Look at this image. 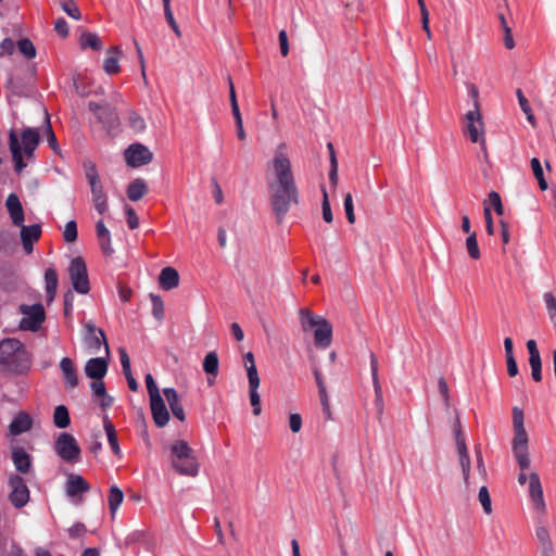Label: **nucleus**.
<instances>
[{"instance_id":"obj_20","label":"nucleus","mask_w":556,"mask_h":556,"mask_svg":"<svg viewBox=\"0 0 556 556\" xmlns=\"http://www.w3.org/2000/svg\"><path fill=\"white\" fill-rule=\"evenodd\" d=\"M314 340L318 348L326 349L331 344L332 326L327 319H324L318 327L314 329Z\"/></svg>"},{"instance_id":"obj_15","label":"nucleus","mask_w":556,"mask_h":556,"mask_svg":"<svg viewBox=\"0 0 556 556\" xmlns=\"http://www.w3.org/2000/svg\"><path fill=\"white\" fill-rule=\"evenodd\" d=\"M153 420L157 427H164L169 421V413L161 394L150 397Z\"/></svg>"},{"instance_id":"obj_11","label":"nucleus","mask_w":556,"mask_h":556,"mask_svg":"<svg viewBox=\"0 0 556 556\" xmlns=\"http://www.w3.org/2000/svg\"><path fill=\"white\" fill-rule=\"evenodd\" d=\"M21 312L23 318L20 321V328L26 331H37L45 321L46 314L41 304L22 305Z\"/></svg>"},{"instance_id":"obj_39","label":"nucleus","mask_w":556,"mask_h":556,"mask_svg":"<svg viewBox=\"0 0 556 556\" xmlns=\"http://www.w3.org/2000/svg\"><path fill=\"white\" fill-rule=\"evenodd\" d=\"M80 46L83 49L91 48L92 50H100L102 48L99 36L93 33H84L80 37Z\"/></svg>"},{"instance_id":"obj_26","label":"nucleus","mask_w":556,"mask_h":556,"mask_svg":"<svg viewBox=\"0 0 556 556\" xmlns=\"http://www.w3.org/2000/svg\"><path fill=\"white\" fill-rule=\"evenodd\" d=\"M12 460L17 471L28 473L31 469V458L25 450L18 447L12 452Z\"/></svg>"},{"instance_id":"obj_45","label":"nucleus","mask_w":556,"mask_h":556,"mask_svg":"<svg viewBox=\"0 0 556 556\" xmlns=\"http://www.w3.org/2000/svg\"><path fill=\"white\" fill-rule=\"evenodd\" d=\"M152 302V315L157 320H163L164 318V304L160 295L151 294Z\"/></svg>"},{"instance_id":"obj_4","label":"nucleus","mask_w":556,"mask_h":556,"mask_svg":"<svg viewBox=\"0 0 556 556\" xmlns=\"http://www.w3.org/2000/svg\"><path fill=\"white\" fill-rule=\"evenodd\" d=\"M170 463L173 468L182 476L195 477L199 472V463L193 450L184 440L172 443Z\"/></svg>"},{"instance_id":"obj_18","label":"nucleus","mask_w":556,"mask_h":556,"mask_svg":"<svg viewBox=\"0 0 556 556\" xmlns=\"http://www.w3.org/2000/svg\"><path fill=\"white\" fill-rule=\"evenodd\" d=\"M21 227V239L26 253H31L34 249V242L38 241L41 235L40 225L20 226Z\"/></svg>"},{"instance_id":"obj_2","label":"nucleus","mask_w":556,"mask_h":556,"mask_svg":"<svg viewBox=\"0 0 556 556\" xmlns=\"http://www.w3.org/2000/svg\"><path fill=\"white\" fill-rule=\"evenodd\" d=\"M0 364L12 372L23 374L29 369L30 355L20 340L5 339L0 342Z\"/></svg>"},{"instance_id":"obj_56","label":"nucleus","mask_w":556,"mask_h":556,"mask_svg":"<svg viewBox=\"0 0 556 556\" xmlns=\"http://www.w3.org/2000/svg\"><path fill=\"white\" fill-rule=\"evenodd\" d=\"M488 198L489 203L494 207L496 214L503 215L504 208L500 194L496 191H491Z\"/></svg>"},{"instance_id":"obj_3","label":"nucleus","mask_w":556,"mask_h":556,"mask_svg":"<svg viewBox=\"0 0 556 556\" xmlns=\"http://www.w3.org/2000/svg\"><path fill=\"white\" fill-rule=\"evenodd\" d=\"M267 166L273 175V180L269 181L268 185L296 186L290 160V151L286 142H281L276 147L274 155Z\"/></svg>"},{"instance_id":"obj_51","label":"nucleus","mask_w":556,"mask_h":556,"mask_svg":"<svg viewBox=\"0 0 556 556\" xmlns=\"http://www.w3.org/2000/svg\"><path fill=\"white\" fill-rule=\"evenodd\" d=\"M374 390H375V406L377 409V413L381 415L383 413L384 404H383V397H382V388L380 384V381L372 382Z\"/></svg>"},{"instance_id":"obj_42","label":"nucleus","mask_w":556,"mask_h":556,"mask_svg":"<svg viewBox=\"0 0 556 556\" xmlns=\"http://www.w3.org/2000/svg\"><path fill=\"white\" fill-rule=\"evenodd\" d=\"M260 386H249L250 403L253 407V414L258 416L262 413L261 396L258 393Z\"/></svg>"},{"instance_id":"obj_49","label":"nucleus","mask_w":556,"mask_h":556,"mask_svg":"<svg viewBox=\"0 0 556 556\" xmlns=\"http://www.w3.org/2000/svg\"><path fill=\"white\" fill-rule=\"evenodd\" d=\"M63 238L66 242H74L77 239V225L74 220L66 223L63 230Z\"/></svg>"},{"instance_id":"obj_57","label":"nucleus","mask_w":556,"mask_h":556,"mask_svg":"<svg viewBox=\"0 0 556 556\" xmlns=\"http://www.w3.org/2000/svg\"><path fill=\"white\" fill-rule=\"evenodd\" d=\"M514 455L521 471H525L530 467V457L528 451L515 452Z\"/></svg>"},{"instance_id":"obj_50","label":"nucleus","mask_w":556,"mask_h":556,"mask_svg":"<svg viewBox=\"0 0 556 556\" xmlns=\"http://www.w3.org/2000/svg\"><path fill=\"white\" fill-rule=\"evenodd\" d=\"M321 208H323V218H324V220L326 223H328V224L332 223L333 215H332V212H331L330 202H329V199H328V193H327V191L325 189H323Z\"/></svg>"},{"instance_id":"obj_48","label":"nucleus","mask_w":556,"mask_h":556,"mask_svg":"<svg viewBox=\"0 0 556 556\" xmlns=\"http://www.w3.org/2000/svg\"><path fill=\"white\" fill-rule=\"evenodd\" d=\"M17 47L21 53H23L26 58L33 59L36 55V49L33 42L29 39H21L17 42Z\"/></svg>"},{"instance_id":"obj_1","label":"nucleus","mask_w":556,"mask_h":556,"mask_svg":"<svg viewBox=\"0 0 556 556\" xmlns=\"http://www.w3.org/2000/svg\"><path fill=\"white\" fill-rule=\"evenodd\" d=\"M21 141L22 144L16 132L11 130L9 134V146L14 162V169L17 173H21L26 167L23 155L27 159L33 157L39 143V132L35 128H26L21 135Z\"/></svg>"},{"instance_id":"obj_47","label":"nucleus","mask_w":556,"mask_h":556,"mask_svg":"<svg viewBox=\"0 0 556 556\" xmlns=\"http://www.w3.org/2000/svg\"><path fill=\"white\" fill-rule=\"evenodd\" d=\"M479 501L483 507V510L485 514H491L492 513V503H491V496H490V493H489V490L486 486H481L480 490H479Z\"/></svg>"},{"instance_id":"obj_36","label":"nucleus","mask_w":556,"mask_h":556,"mask_svg":"<svg viewBox=\"0 0 556 556\" xmlns=\"http://www.w3.org/2000/svg\"><path fill=\"white\" fill-rule=\"evenodd\" d=\"M218 366L219 361L217 354L215 352L207 353L203 361V370L207 375L216 377L218 374Z\"/></svg>"},{"instance_id":"obj_35","label":"nucleus","mask_w":556,"mask_h":556,"mask_svg":"<svg viewBox=\"0 0 556 556\" xmlns=\"http://www.w3.org/2000/svg\"><path fill=\"white\" fill-rule=\"evenodd\" d=\"M46 290L49 300H53L58 288V274L53 268H48L45 273Z\"/></svg>"},{"instance_id":"obj_13","label":"nucleus","mask_w":556,"mask_h":556,"mask_svg":"<svg viewBox=\"0 0 556 556\" xmlns=\"http://www.w3.org/2000/svg\"><path fill=\"white\" fill-rule=\"evenodd\" d=\"M9 484L11 488L10 501L16 507L21 508L25 506L29 501V490L24 479L17 475H12L9 478Z\"/></svg>"},{"instance_id":"obj_63","label":"nucleus","mask_w":556,"mask_h":556,"mask_svg":"<svg viewBox=\"0 0 556 556\" xmlns=\"http://www.w3.org/2000/svg\"><path fill=\"white\" fill-rule=\"evenodd\" d=\"M86 527L81 522H76L75 525L67 529L68 535L73 539L83 536L86 533Z\"/></svg>"},{"instance_id":"obj_58","label":"nucleus","mask_w":556,"mask_h":556,"mask_svg":"<svg viewBox=\"0 0 556 556\" xmlns=\"http://www.w3.org/2000/svg\"><path fill=\"white\" fill-rule=\"evenodd\" d=\"M247 369L249 386H260L261 380L255 364H250Z\"/></svg>"},{"instance_id":"obj_59","label":"nucleus","mask_w":556,"mask_h":556,"mask_svg":"<svg viewBox=\"0 0 556 556\" xmlns=\"http://www.w3.org/2000/svg\"><path fill=\"white\" fill-rule=\"evenodd\" d=\"M513 425H514V430L525 429L523 412L517 406H515L513 408Z\"/></svg>"},{"instance_id":"obj_10","label":"nucleus","mask_w":556,"mask_h":556,"mask_svg":"<svg viewBox=\"0 0 556 556\" xmlns=\"http://www.w3.org/2000/svg\"><path fill=\"white\" fill-rule=\"evenodd\" d=\"M464 123L465 130L470 140L484 146V124L482 122L481 111L477 110V108L469 110L464 116Z\"/></svg>"},{"instance_id":"obj_60","label":"nucleus","mask_w":556,"mask_h":556,"mask_svg":"<svg viewBox=\"0 0 556 556\" xmlns=\"http://www.w3.org/2000/svg\"><path fill=\"white\" fill-rule=\"evenodd\" d=\"M289 427L293 433H299L302 429V417L298 413L290 414Z\"/></svg>"},{"instance_id":"obj_44","label":"nucleus","mask_w":556,"mask_h":556,"mask_svg":"<svg viewBox=\"0 0 556 556\" xmlns=\"http://www.w3.org/2000/svg\"><path fill=\"white\" fill-rule=\"evenodd\" d=\"M529 364L531 367V376L534 381L539 382L542 380V362L541 355L529 356Z\"/></svg>"},{"instance_id":"obj_24","label":"nucleus","mask_w":556,"mask_h":556,"mask_svg":"<svg viewBox=\"0 0 556 556\" xmlns=\"http://www.w3.org/2000/svg\"><path fill=\"white\" fill-rule=\"evenodd\" d=\"M163 394L170 407L173 415L180 421H185L186 415L184 407L179 401L177 391L174 388L163 389Z\"/></svg>"},{"instance_id":"obj_38","label":"nucleus","mask_w":556,"mask_h":556,"mask_svg":"<svg viewBox=\"0 0 556 556\" xmlns=\"http://www.w3.org/2000/svg\"><path fill=\"white\" fill-rule=\"evenodd\" d=\"M123 500H124L123 491L115 485L111 486L110 494H109V508H110V511L112 513V515H114L116 513V510L118 509Z\"/></svg>"},{"instance_id":"obj_55","label":"nucleus","mask_w":556,"mask_h":556,"mask_svg":"<svg viewBox=\"0 0 556 556\" xmlns=\"http://www.w3.org/2000/svg\"><path fill=\"white\" fill-rule=\"evenodd\" d=\"M63 11L75 20L80 18V11L73 0L64 1L61 3Z\"/></svg>"},{"instance_id":"obj_22","label":"nucleus","mask_w":556,"mask_h":556,"mask_svg":"<svg viewBox=\"0 0 556 556\" xmlns=\"http://www.w3.org/2000/svg\"><path fill=\"white\" fill-rule=\"evenodd\" d=\"M89 490L88 482L79 475H70L66 481V495L75 498Z\"/></svg>"},{"instance_id":"obj_41","label":"nucleus","mask_w":556,"mask_h":556,"mask_svg":"<svg viewBox=\"0 0 556 556\" xmlns=\"http://www.w3.org/2000/svg\"><path fill=\"white\" fill-rule=\"evenodd\" d=\"M466 249L472 260L480 258V249L477 241V233L472 231L466 239Z\"/></svg>"},{"instance_id":"obj_25","label":"nucleus","mask_w":556,"mask_h":556,"mask_svg":"<svg viewBox=\"0 0 556 556\" xmlns=\"http://www.w3.org/2000/svg\"><path fill=\"white\" fill-rule=\"evenodd\" d=\"M159 283L163 290H172L179 285V274L170 266L164 267L159 276Z\"/></svg>"},{"instance_id":"obj_9","label":"nucleus","mask_w":556,"mask_h":556,"mask_svg":"<svg viewBox=\"0 0 556 556\" xmlns=\"http://www.w3.org/2000/svg\"><path fill=\"white\" fill-rule=\"evenodd\" d=\"M68 275L74 290L80 294L89 292V279L84 260L79 256L73 258L68 266Z\"/></svg>"},{"instance_id":"obj_32","label":"nucleus","mask_w":556,"mask_h":556,"mask_svg":"<svg viewBox=\"0 0 556 556\" xmlns=\"http://www.w3.org/2000/svg\"><path fill=\"white\" fill-rule=\"evenodd\" d=\"M122 50L118 47H113L108 51V56L103 63V70L109 75H114L119 72L118 58Z\"/></svg>"},{"instance_id":"obj_29","label":"nucleus","mask_w":556,"mask_h":556,"mask_svg":"<svg viewBox=\"0 0 556 556\" xmlns=\"http://www.w3.org/2000/svg\"><path fill=\"white\" fill-rule=\"evenodd\" d=\"M299 317L301 327L305 332L315 329L325 319L319 315L313 314L308 308H301Z\"/></svg>"},{"instance_id":"obj_8","label":"nucleus","mask_w":556,"mask_h":556,"mask_svg":"<svg viewBox=\"0 0 556 556\" xmlns=\"http://www.w3.org/2000/svg\"><path fill=\"white\" fill-rule=\"evenodd\" d=\"M54 451L66 463H77L80 458V447L76 439L67 432L58 435L54 442Z\"/></svg>"},{"instance_id":"obj_46","label":"nucleus","mask_w":556,"mask_h":556,"mask_svg":"<svg viewBox=\"0 0 556 556\" xmlns=\"http://www.w3.org/2000/svg\"><path fill=\"white\" fill-rule=\"evenodd\" d=\"M516 94H517L518 102H519V105H520L521 110L527 115V119L531 124H534V116L532 114V111H531V108L529 105V102H528L527 98L523 96V93H522V91L520 89H518L516 91Z\"/></svg>"},{"instance_id":"obj_31","label":"nucleus","mask_w":556,"mask_h":556,"mask_svg":"<svg viewBox=\"0 0 556 556\" xmlns=\"http://www.w3.org/2000/svg\"><path fill=\"white\" fill-rule=\"evenodd\" d=\"M103 428L106 433L108 442L112 448V452L116 456L121 457L122 451L118 444L117 433L114 425L112 424L108 415L103 417Z\"/></svg>"},{"instance_id":"obj_30","label":"nucleus","mask_w":556,"mask_h":556,"mask_svg":"<svg viewBox=\"0 0 556 556\" xmlns=\"http://www.w3.org/2000/svg\"><path fill=\"white\" fill-rule=\"evenodd\" d=\"M92 395L99 400L102 408H108L112 405L113 399L106 394V389L102 379H94L90 386Z\"/></svg>"},{"instance_id":"obj_16","label":"nucleus","mask_w":556,"mask_h":556,"mask_svg":"<svg viewBox=\"0 0 556 556\" xmlns=\"http://www.w3.org/2000/svg\"><path fill=\"white\" fill-rule=\"evenodd\" d=\"M125 545L127 547L142 545L146 549H150L154 545L153 535L146 529L134 530L126 536Z\"/></svg>"},{"instance_id":"obj_6","label":"nucleus","mask_w":556,"mask_h":556,"mask_svg":"<svg viewBox=\"0 0 556 556\" xmlns=\"http://www.w3.org/2000/svg\"><path fill=\"white\" fill-rule=\"evenodd\" d=\"M85 175L90 186L92 203L99 214H104L108 210V198L98 175L97 166L93 162L84 163Z\"/></svg>"},{"instance_id":"obj_40","label":"nucleus","mask_w":556,"mask_h":556,"mask_svg":"<svg viewBox=\"0 0 556 556\" xmlns=\"http://www.w3.org/2000/svg\"><path fill=\"white\" fill-rule=\"evenodd\" d=\"M531 169L533 172V175L534 177L536 178L538 182H539V187L541 190H546L547 189V182L544 178V174H543V167H542V164L540 162L539 159L536 157H533L531 159Z\"/></svg>"},{"instance_id":"obj_52","label":"nucleus","mask_w":556,"mask_h":556,"mask_svg":"<svg viewBox=\"0 0 556 556\" xmlns=\"http://www.w3.org/2000/svg\"><path fill=\"white\" fill-rule=\"evenodd\" d=\"M129 125L136 132H142L146 129L144 119L135 112L129 114Z\"/></svg>"},{"instance_id":"obj_43","label":"nucleus","mask_w":556,"mask_h":556,"mask_svg":"<svg viewBox=\"0 0 556 556\" xmlns=\"http://www.w3.org/2000/svg\"><path fill=\"white\" fill-rule=\"evenodd\" d=\"M543 298L548 312V316L556 328V296L552 292H546L544 293Z\"/></svg>"},{"instance_id":"obj_33","label":"nucleus","mask_w":556,"mask_h":556,"mask_svg":"<svg viewBox=\"0 0 556 556\" xmlns=\"http://www.w3.org/2000/svg\"><path fill=\"white\" fill-rule=\"evenodd\" d=\"M148 192V186L146 181L141 178H137L132 180L127 188V197L130 201H139L142 199Z\"/></svg>"},{"instance_id":"obj_12","label":"nucleus","mask_w":556,"mask_h":556,"mask_svg":"<svg viewBox=\"0 0 556 556\" xmlns=\"http://www.w3.org/2000/svg\"><path fill=\"white\" fill-rule=\"evenodd\" d=\"M454 433H455V441H456V448L458 453L459 458V465L462 467L464 482L466 486H469V473L471 468L470 457L468 454L467 445L465 442V438L462 432V426L459 417H456L455 424H454Z\"/></svg>"},{"instance_id":"obj_28","label":"nucleus","mask_w":556,"mask_h":556,"mask_svg":"<svg viewBox=\"0 0 556 556\" xmlns=\"http://www.w3.org/2000/svg\"><path fill=\"white\" fill-rule=\"evenodd\" d=\"M33 421L28 414L21 412L12 420L10 425V432L13 435H18L28 431L31 428Z\"/></svg>"},{"instance_id":"obj_61","label":"nucleus","mask_w":556,"mask_h":556,"mask_svg":"<svg viewBox=\"0 0 556 556\" xmlns=\"http://www.w3.org/2000/svg\"><path fill=\"white\" fill-rule=\"evenodd\" d=\"M319 400H320L321 409H323V414H324L325 419L326 420H331L332 419V413H331V408H330L329 395L328 394L319 395Z\"/></svg>"},{"instance_id":"obj_53","label":"nucleus","mask_w":556,"mask_h":556,"mask_svg":"<svg viewBox=\"0 0 556 556\" xmlns=\"http://www.w3.org/2000/svg\"><path fill=\"white\" fill-rule=\"evenodd\" d=\"M344 211L346 214V219L350 224L355 223V214H354V205L353 198L351 193H346L344 197Z\"/></svg>"},{"instance_id":"obj_7","label":"nucleus","mask_w":556,"mask_h":556,"mask_svg":"<svg viewBox=\"0 0 556 556\" xmlns=\"http://www.w3.org/2000/svg\"><path fill=\"white\" fill-rule=\"evenodd\" d=\"M83 343L89 354L99 353L101 345H104L105 355L109 356L110 348L103 330L96 327L92 321L84 324Z\"/></svg>"},{"instance_id":"obj_21","label":"nucleus","mask_w":556,"mask_h":556,"mask_svg":"<svg viewBox=\"0 0 556 556\" xmlns=\"http://www.w3.org/2000/svg\"><path fill=\"white\" fill-rule=\"evenodd\" d=\"M108 371V363L103 357H93L87 361L85 374L91 379H102Z\"/></svg>"},{"instance_id":"obj_19","label":"nucleus","mask_w":556,"mask_h":556,"mask_svg":"<svg viewBox=\"0 0 556 556\" xmlns=\"http://www.w3.org/2000/svg\"><path fill=\"white\" fill-rule=\"evenodd\" d=\"M60 369L62 371L63 381L67 389H75L78 383L77 370L70 357H63L60 362Z\"/></svg>"},{"instance_id":"obj_14","label":"nucleus","mask_w":556,"mask_h":556,"mask_svg":"<svg viewBox=\"0 0 556 556\" xmlns=\"http://www.w3.org/2000/svg\"><path fill=\"white\" fill-rule=\"evenodd\" d=\"M152 159V152L141 143L130 144L125 151V160L131 167H140L149 164Z\"/></svg>"},{"instance_id":"obj_5","label":"nucleus","mask_w":556,"mask_h":556,"mask_svg":"<svg viewBox=\"0 0 556 556\" xmlns=\"http://www.w3.org/2000/svg\"><path fill=\"white\" fill-rule=\"evenodd\" d=\"M270 205L279 224L292 205L299 203V191L296 186L268 185Z\"/></svg>"},{"instance_id":"obj_34","label":"nucleus","mask_w":556,"mask_h":556,"mask_svg":"<svg viewBox=\"0 0 556 556\" xmlns=\"http://www.w3.org/2000/svg\"><path fill=\"white\" fill-rule=\"evenodd\" d=\"M53 424L56 428L64 429L70 426L71 418L66 406L59 405L54 408Z\"/></svg>"},{"instance_id":"obj_54","label":"nucleus","mask_w":556,"mask_h":556,"mask_svg":"<svg viewBox=\"0 0 556 556\" xmlns=\"http://www.w3.org/2000/svg\"><path fill=\"white\" fill-rule=\"evenodd\" d=\"M438 387H439V392L444 402V405H445L446 409H448L451 406V399H450L448 386L443 377L439 378Z\"/></svg>"},{"instance_id":"obj_27","label":"nucleus","mask_w":556,"mask_h":556,"mask_svg":"<svg viewBox=\"0 0 556 556\" xmlns=\"http://www.w3.org/2000/svg\"><path fill=\"white\" fill-rule=\"evenodd\" d=\"M535 536L539 541L541 556H548L554 554V545L552 543L547 529L543 526H539L535 529Z\"/></svg>"},{"instance_id":"obj_17","label":"nucleus","mask_w":556,"mask_h":556,"mask_svg":"<svg viewBox=\"0 0 556 556\" xmlns=\"http://www.w3.org/2000/svg\"><path fill=\"white\" fill-rule=\"evenodd\" d=\"M5 206L14 226H22L25 220L24 210L18 197L10 193L5 200Z\"/></svg>"},{"instance_id":"obj_23","label":"nucleus","mask_w":556,"mask_h":556,"mask_svg":"<svg viewBox=\"0 0 556 556\" xmlns=\"http://www.w3.org/2000/svg\"><path fill=\"white\" fill-rule=\"evenodd\" d=\"M529 492L530 496L538 509L543 510L545 503L543 498V490L538 473L532 472L529 476Z\"/></svg>"},{"instance_id":"obj_62","label":"nucleus","mask_w":556,"mask_h":556,"mask_svg":"<svg viewBox=\"0 0 556 556\" xmlns=\"http://www.w3.org/2000/svg\"><path fill=\"white\" fill-rule=\"evenodd\" d=\"M164 15H165V18L167 21V23L169 24L170 28L174 30V33L180 37L181 36V33H180V29L176 23V20L173 15V12H172V9L170 8H165L164 9Z\"/></svg>"},{"instance_id":"obj_64","label":"nucleus","mask_w":556,"mask_h":556,"mask_svg":"<svg viewBox=\"0 0 556 556\" xmlns=\"http://www.w3.org/2000/svg\"><path fill=\"white\" fill-rule=\"evenodd\" d=\"M127 215V224L130 229H136L139 226V218L132 207L127 206L125 208Z\"/></svg>"},{"instance_id":"obj_37","label":"nucleus","mask_w":556,"mask_h":556,"mask_svg":"<svg viewBox=\"0 0 556 556\" xmlns=\"http://www.w3.org/2000/svg\"><path fill=\"white\" fill-rule=\"evenodd\" d=\"M528 441L526 429L514 430L513 453L528 451Z\"/></svg>"}]
</instances>
